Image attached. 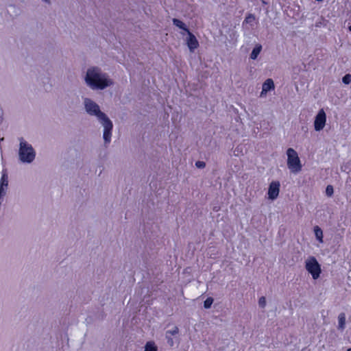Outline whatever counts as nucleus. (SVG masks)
<instances>
[{"label": "nucleus", "mask_w": 351, "mask_h": 351, "mask_svg": "<svg viewBox=\"0 0 351 351\" xmlns=\"http://www.w3.org/2000/svg\"><path fill=\"white\" fill-rule=\"evenodd\" d=\"M280 184L279 181H272L270 183L267 192L269 199L274 200L278 197L280 192Z\"/></svg>", "instance_id": "obj_7"}, {"label": "nucleus", "mask_w": 351, "mask_h": 351, "mask_svg": "<svg viewBox=\"0 0 351 351\" xmlns=\"http://www.w3.org/2000/svg\"><path fill=\"white\" fill-rule=\"evenodd\" d=\"M342 82L345 84H349L350 83H351V74H350V73L346 74L342 77Z\"/></svg>", "instance_id": "obj_18"}, {"label": "nucleus", "mask_w": 351, "mask_h": 351, "mask_svg": "<svg viewBox=\"0 0 351 351\" xmlns=\"http://www.w3.org/2000/svg\"><path fill=\"white\" fill-rule=\"evenodd\" d=\"M165 337L167 339V343L169 346L172 347L174 345V341L173 338L171 336L165 335Z\"/></svg>", "instance_id": "obj_23"}, {"label": "nucleus", "mask_w": 351, "mask_h": 351, "mask_svg": "<svg viewBox=\"0 0 351 351\" xmlns=\"http://www.w3.org/2000/svg\"><path fill=\"white\" fill-rule=\"evenodd\" d=\"M258 305L261 308H265L266 306V299L264 296H262L258 300Z\"/></svg>", "instance_id": "obj_20"}, {"label": "nucleus", "mask_w": 351, "mask_h": 351, "mask_svg": "<svg viewBox=\"0 0 351 351\" xmlns=\"http://www.w3.org/2000/svg\"><path fill=\"white\" fill-rule=\"evenodd\" d=\"M347 351H351V348H348Z\"/></svg>", "instance_id": "obj_26"}, {"label": "nucleus", "mask_w": 351, "mask_h": 351, "mask_svg": "<svg viewBox=\"0 0 351 351\" xmlns=\"http://www.w3.org/2000/svg\"><path fill=\"white\" fill-rule=\"evenodd\" d=\"M179 333V328L178 326H174L171 330H168L165 332V335L167 336H173L176 335Z\"/></svg>", "instance_id": "obj_16"}, {"label": "nucleus", "mask_w": 351, "mask_h": 351, "mask_svg": "<svg viewBox=\"0 0 351 351\" xmlns=\"http://www.w3.org/2000/svg\"><path fill=\"white\" fill-rule=\"evenodd\" d=\"M84 80L87 86L93 90H104L114 84L109 75L97 66L88 68Z\"/></svg>", "instance_id": "obj_2"}, {"label": "nucleus", "mask_w": 351, "mask_h": 351, "mask_svg": "<svg viewBox=\"0 0 351 351\" xmlns=\"http://www.w3.org/2000/svg\"><path fill=\"white\" fill-rule=\"evenodd\" d=\"M334 189L332 185H328L326 189V194L328 197H331L333 195Z\"/></svg>", "instance_id": "obj_19"}, {"label": "nucleus", "mask_w": 351, "mask_h": 351, "mask_svg": "<svg viewBox=\"0 0 351 351\" xmlns=\"http://www.w3.org/2000/svg\"><path fill=\"white\" fill-rule=\"evenodd\" d=\"M305 268L314 280H317L322 273L321 266L314 256H309L306 261Z\"/></svg>", "instance_id": "obj_5"}, {"label": "nucleus", "mask_w": 351, "mask_h": 351, "mask_svg": "<svg viewBox=\"0 0 351 351\" xmlns=\"http://www.w3.org/2000/svg\"><path fill=\"white\" fill-rule=\"evenodd\" d=\"M314 233L317 240L319 243H323V231L318 226L314 227Z\"/></svg>", "instance_id": "obj_13"}, {"label": "nucleus", "mask_w": 351, "mask_h": 351, "mask_svg": "<svg viewBox=\"0 0 351 351\" xmlns=\"http://www.w3.org/2000/svg\"><path fill=\"white\" fill-rule=\"evenodd\" d=\"M195 166L199 169H204L206 167V162L198 160L195 162Z\"/></svg>", "instance_id": "obj_21"}, {"label": "nucleus", "mask_w": 351, "mask_h": 351, "mask_svg": "<svg viewBox=\"0 0 351 351\" xmlns=\"http://www.w3.org/2000/svg\"><path fill=\"white\" fill-rule=\"evenodd\" d=\"M213 298L211 297H208L204 302V307L206 309H208L211 307L212 304L213 303Z\"/></svg>", "instance_id": "obj_17"}, {"label": "nucleus", "mask_w": 351, "mask_h": 351, "mask_svg": "<svg viewBox=\"0 0 351 351\" xmlns=\"http://www.w3.org/2000/svg\"><path fill=\"white\" fill-rule=\"evenodd\" d=\"M43 1L46 2V3H49V0H43Z\"/></svg>", "instance_id": "obj_24"}, {"label": "nucleus", "mask_w": 351, "mask_h": 351, "mask_svg": "<svg viewBox=\"0 0 351 351\" xmlns=\"http://www.w3.org/2000/svg\"><path fill=\"white\" fill-rule=\"evenodd\" d=\"M275 86L272 79L268 78L267 79L262 86V91L261 92L260 97H263L265 96L267 92L274 90Z\"/></svg>", "instance_id": "obj_9"}, {"label": "nucleus", "mask_w": 351, "mask_h": 351, "mask_svg": "<svg viewBox=\"0 0 351 351\" xmlns=\"http://www.w3.org/2000/svg\"><path fill=\"white\" fill-rule=\"evenodd\" d=\"M158 348L154 341H148L145 346V351H157Z\"/></svg>", "instance_id": "obj_15"}, {"label": "nucleus", "mask_w": 351, "mask_h": 351, "mask_svg": "<svg viewBox=\"0 0 351 351\" xmlns=\"http://www.w3.org/2000/svg\"><path fill=\"white\" fill-rule=\"evenodd\" d=\"M254 19H255L254 16L252 14H249L245 17V21L247 23H249L252 22V21H254Z\"/></svg>", "instance_id": "obj_22"}, {"label": "nucleus", "mask_w": 351, "mask_h": 351, "mask_svg": "<svg viewBox=\"0 0 351 351\" xmlns=\"http://www.w3.org/2000/svg\"><path fill=\"white\" fill-rule=\"evenodd\" d=\"M188 37L186 39V44L190 51L193 52L199 47V42L195 35L190 31H188Z\"/></svg>", "instance_id": "obj_8"}, {"label": "nucleus", "mask_w": 351, "mask_h": 351, "mask_svg": "<svg viewBox=\"0 0 351 351\" xmlns=\"http://www.w3.org/2000/svg\"><path fill=\"white\" fill-rule=\"evenodd\" d=\"M338 322H339L338 328L341 330H344L345 325H346V315L344 313H341L339 315Z\"/></svg>", "instance_id": "obj_14"}, {"label": "nucleus", "mask_w": 351, "mask_h": 351, "mask_svg": "<svg viewBox=\"0 0 351 351\" xmlns=\"http://www.w3.org/2000/svg\"><path fill=\"white\" fill-rule=\"evenodd\" d=\"M348 29L350 32H351V25L348 27Z\"/></svg>", "instance_id": "obj_25"}, {"label": "nucleus", "mask_w": 351, "mask_h": 351, "mask_svg": "<svg viewBox=\"0 0 351 351\" xmlns=\"http://www.w3.org/2000/svg\"><path fill=\"white\" fill-rule=\"evenodd\" d=\"M84 107L86 112L90 116H95L99 122L104 127L103 138L105 144H109L111 141L113 124L109 117L101 111L99 106L89 98L84 99Z\"/></svg>", "instance_id": "obj_1"}, {"label": "nucleus", "mask_w": 351, "mask_h": 351, "mask_svg": "<svg viewBox=\"0 0 351 351\" xmlns=\"http://www.w3.org/2000/svg\"><path fill=\"white\" fill-rule=\"evenodd\" d=\"M287 167L290 171L293 173H299L302 168L300 159L297 152L293 148H288L287 150Z\"/></svg>", "instance_id": "obj_4"}, {"label": "nucleus", "mask_w": 351, "mask_h": 351, "mask_svg": "<svg viewBox=\"0 0 351 351\" xmlns=\"http://www.w3.org/2000/svg\"><path fill=\"white\" fill-rule=\"evenodd\" d=\"M173 24L178 27V28L188 33V31H189V28L184 23H183L182 21L178 19H173L172 20Z\"/></svg>", "instance_id": "obj_12"}, {"label": "nucleus", "mask_w": 351, "mask_h": 351, "mask_svg": "<svg viewBox=\"0 0 351 351\" xmlns=\"http://www.w3.org/2000/svg\"><path fill=\"white\" fill-rule=\"evenodd\" d=\"M19 159L24 163H31L36 156V152L33 147L25 141L23 137L19 138Z\"/></svg>", "instance_id": "obj_3"}, {"label": "nucleus", "mask_w": 351, "mask_h": 351, "mask_svg": "<svg viewBox=\"0 0 351 351\" xmlns=\"http://www.w3.org/2000/svg\"><path fill=\"white\" fill-rule=\"evenodd\" d=\"M8 185V178L5 170H3L2 176L0 180V199L5 195V191L4 186L7 187Z\"/></svg>", "instance_id": "obj_10"}, {"label": "nucleus", "mask_w": 351, "mask_h": 351, "mask_svg": "<svg viewBox=\"0 0 351 351\" xmlns=\"http://www.w3.org/2000/svg\"><path fill=\"white\" fill-rule=\"evenodd\" d=\"M262 45L261 44H257L256 45V46L254 47V48L252 49L251 53H250V58L252 59V60H256L257 58V57L258 56V55L260 54L261 50H262Z\"/></svg>", "instance_id": "obj_11"}, {"label": "nucleus", "mask_w": 351, "mask_h": 351, "mask_svg": "<svg viewBox=\"0 0 351 351\" xmlns=\"http://www.w3.org/2000/svg\"><path fill=\"white\" fill-rule=\"evenodd\" d=\"M326 122V114L323 109L319 110L315 116L314 121V128L316 131L323 130Z\"/></svg>", "instance_id": "obj_6"}]
</instances>
